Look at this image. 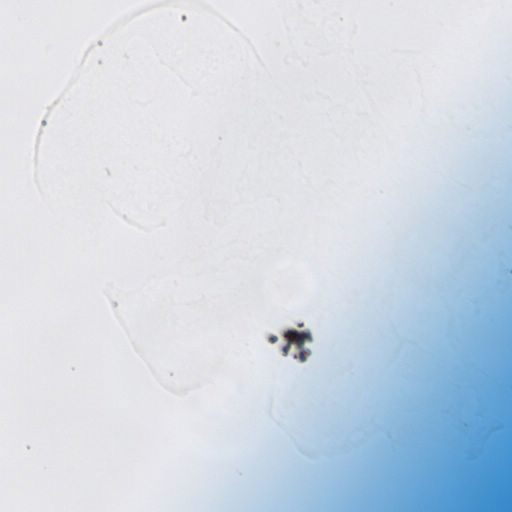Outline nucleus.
I'll use <instances>...</instances> for the list:
<instances>
[{"label":"nucleus","instance_id":"obj_4","mask_svg":"<svg viewBox=\"0 0 512 512\" xmlns=\"http://www.w3.org/2000/svg\"><path fill=\"white\" fill-rule=\"evenodd\" d=\"M269 341H270L271 343H275V342L277 341V336H274V335L270 336V337H269Z\"/></svg>","mask_w":512,"mask_h":512},{"label":"nucleus","instance_id":"obj_3","mask_svg":"<svg viewBox=\"0 0 512 512\" xmlns=\"http://www.w3.org/2000/svg\"><path fill=\"white\" fill-rule=\"evenodd\" d=\"M290 345L291 343H289V341H287V344L283 347V353L284 355H287L288 354V350L290 348Z\"/></svg>","mask_w":512,"mask_h":512},{"label":"nucleus","instance_id":"obj_1","mask_svg":"<svg viewBox=\"0 0 512 512\" xmlns=\"http://www.w3.org/2000/svg\"><path fill=\"white\" fill-rule=\"evenodd\" d=\"M287 341L291 344L297 345L299 349H302L305 341L311 339L310 334L307 332H298L296 330H289L285 333Z\"/></svg>","mask_w":512,"mask_h":512},{"label":"nucleus","instance_id":"obj_2","mask_svg":"<svg viewBox=\"0 0 512 512\" xmlns=\"http://www.w3.org/2000/svg\"><path fill=\"white\" fill-rule=\"evenodd\" d=\"M307 355H308V353L306 351L301 350L300 353H299L300 361H302V362L306 361Z\"/></svg>","mask_w":512,"mask_h":512}]
</instances>
